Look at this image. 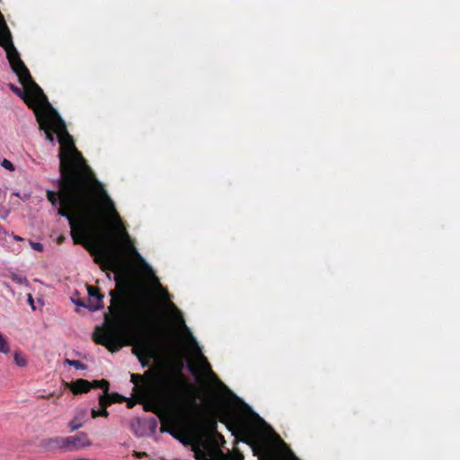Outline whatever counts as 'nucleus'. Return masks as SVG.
Here are the masks:
<instances>
[{
    "label": "nucleus",
    "instance_id": "nucleus-24",
    "mask_svg": "<svg viewBox=\"0 0 460 460\" xmlns=\"http://www.w3.org/2000/svg\"><path fill=\"white\" fill-rule=\"evenodd\" d=\"M73 302L78 306H83V307L87 308V304H85V302L84 300L78 299V300H73Z\"/></svg>",
    "mask_w": 460,
    "mask_h": 460
},
{
    "label": "nucleus",
    "instance_id": "nucleus-15",
    "mask_svg": "<svg viewBox=\"0 0 460 460\" xmlns=\"http://www.w3.org/2000/svg\"><path fill=\"white\" fill-rule=\"evenodd\" d=\"M68 426L71 431L80 429L83 426V417L79 418L78 416H75L73 420L69 421Z\"/></svg>",
    "mask_w": 460,
    "mask_h": 460
},
{
    "label": "nucleus",
    "instance_id": "nucleus-18",
    "mask_svg": "<svg viewBox=\"0 0 460 460\" xmlns=\"http://www.w3.org/2000/svg\"><path fill=\"white\" fill-rule=\"evenodd\" d=\"M9 351L8 344L3 335L0 333V352L7 353Z\"/></svg>",
    "mask_w": 460,
    "mask_h": 460
},
{
    "label": "nucleus",
    "instance_id": "nucleus-14",
    "mask_svg": "<svg viewBox=\"0 0 460 460\" xmlns=\"http://www.w3.org/2000/svg\"><path fill=\"white\" fill-rule=\"evenodd\" d=\"M65 363L71 367H74L75 368H76L78 370H85L87 368V366L85 364L82 363L79 360H75V359L66 358L65 360Z\"/></svg>",
    "mask_w": 460,
    "mask_h": 460
},
{
    "label": "nucleus",
    "instance_id": "nucleus-33",
    "mask_svg": "<svg viewBox=\"0 0 460 460\" xmlns=\"http://www.w3.org/2000/svg\"><path fill=\"white\" fill-rule=\"evenodd\" d=\"M172 307L177 311V313L180 314V312L176 309L175 305L172 304Z\"/></svg>",
    "mask_w": 460,
    "mask_h": 460
},
{
    "label": "nucleus",
    "instance_id": "nucleus-20",
    "mask_svg": "<svg viewBox=\"0 0 460 460\" xmlns=\"http://www.w3.org/2000/svg\"><path fill=\"white\" fill-rule=\"evenodd\" d=\"M30 244L31 248L37 252H42L43 251V245L40 243H35L31 241Z\"/></svg>",
    "mask_w": 460,
    "mask_h": 460
},
{
    "label": "nucleus",
    "instance_id": "nucleus-3",
    "mask_svg": "<svg viewBox=\"0 0 460 460\" xmlns=\"http://www.w3.org/2000/svg\"><path fill=\"white\" fill-rule=\"evenodd\" d=\"M247 411H232L228 407L219 405L215 402L206 403L207 412L196 421L199 431L208 438H217L224 441V437L217 431V423L221 422L234 436L252 439L259 433V424L264 420L244 403Z\"/></svg>",
    "mask_w": 460,
    "mask_h": 460
},
{
    "label": "nucleus",
    "instance_id": "nucleus-28",
    "mask_svg": "<svg viewBox=\"0 0 460 460\" xmlns=\"http://www.w3.org/2000/svg\"><path fill=\"white\" fill-rule=\"evenodd\" d=\"M144 409H145V411H154L153 407H152V406H150V405H148V404L145 405Z\"/></svg>",
    "mask_w": 460,
    "mask_h": 460
},
{
    "label": "nucleus",
    "instance_id": "nucleus-11",
    "mask_svg": "<svg viewBox=\"0 0 460 460\" xmlns=\"http://www.w3.org/2000/svg\"><path fill=\"white\" fill-rule=\"evenodd\" d=\"M92 388H100L102 389L105 394L108 393L110 384L106 379L94 380L91 382Z\"/></svg>",
    "mask_w": 460,
    "mask_h": 460
},
{
    "label": "nucleus",
    "instance_id": "nucleus-16",
    "mask_svg": "<svg viewBox=\"0 0 460 460\" xmlns=\"http://www.w3.org/2000/svg\"><path fill=\"white\" fill-rule=\"evenodd\" d=\"M10 278L16 284L26 286L29 285V281L26 277L21 276L16 273H11Z\"/></svg>",
    "mask_w": 460,
    "mask_h": 460
},
{
    "label": "nucleus",
    "instance_id": "nucleus-25",
    "mask_svg": "<svg viewBox=\"0 0 460 460\" xmlns=\"http://www.w3.org/2000/svg\"><path fill=\"white\" fill-rule=\"evenodd\" d=\"M176 384L181 386V387H184L186 386V381L183 379V378H178L175 380Z\"/></svg>",
    "mask_w": 460,
    "mask_h": 460
},
{
    "label": "nucleus",
    "instance_id": "nucleus-27",
    "mask_svg": "<svg viewBox=\"0 0 460 460\" xmlns=\"http://www.w3.org/2000/svg\"><path fill=\"white\" fill-rule=\"evenodd\" d=\"M28 301H29V303L31 304V305L32 309H35L34 305H33V299H32L31 295H29V296H28Z\"/></svg>",
    "mask_w": 460,
    "mask_h": 460
},
{
    "label": "nucleus",
    "instance_id": "nucleus-8",
    "mask_svg": "<svg viewBox=\"0 0 460 460\" xmlns=\"http://www.w3.org/2000/svg\"><path fill=\"white\" fill-rule=\"evenodd\" d=\"M40 447L46 452H66L64 437H54L40 441Z\"/></svg>",
    "mask_w": 460,
    "mask_h": 460
},
{
    "label": "nucleus",
    "instance_id": "nucleus-36",
    "mask_svg": "<svg viewBox=\"0 0 460 460\" xmlns=\"http://www.w3.org/2000/svg\"><path fill=\"white\" fill-rule=\"evenodd\" d=\"M297 460V459H296Z\"/></svg>",
    "mask_w": 460,
    "mask_h": 460
},
{
    "label": "nucleus",
    "instance_id": "nucleus-30",
    "mask_svg": "<svg viewBox=\"0 0 460 460\" xmlns=\"http://www.w3.org/2000/svg\"><path fill=\"white\" fill-rule=\"evenodd\" d=\"M134 404H135V402H132V401H128V408L133 407V405H134Z\"/></svg>",
    "mask_w": 460,
    "mask_h": 460
},
{
    "label": "nucleus",
    "instance_id": "nucleus-13",
    "mask_svg": "<svg viewBox=\"0 0 460 460\" xmlns=\"http://www.w3.org/2000/svg\"><path fill=\"white\" fill-rule=\"evenodd\" d=\"M13 359L18 367H25L27 365L26 357L20 351H16L14 353Z\"/></svg>",
    "mask_w": 460,
    "mask_h": 460
},
{
    "label": "nucleus",
    "instance_id": "nucleus-22",
    "mask_svg": "<svg viewBox=\"0 0 460 460\" xmlns=\"http://www.w3.org/2000/svg\"><path fill=\"white\" fill-rule=\"evenodd\" d=\"M142 380V376L138 374H131V382L134 383L136 385L139 381Z\"/></svg>",
    "mask_w": 460,
    "mask_h": 460
},
{
    "label": "nucleus",
    "instance_id": "nucleus-7",
    "mask_svg": "<svg viewBox=\"0 0 460 460\" xmlns=\"http://www.w3.org/2000/svg\"><path fill=\"white\" fill-rule=\"evenodd\" d=\"M88 291V303L87 308L90 311H97L103 308V298L104 296L100 293L98 288L93 286H87Z\"/></svg>",
    "mask_w": 460,
    "mask_h": 460
},
{
    "label": "nucleus",
    "instance_id": "nucleus-2",
    "mask_svg": "<svg viewBox=\"0 0 460 460\" xmlns=\"http://www.w3.org/2000/svg\"><path fill=\"white\" fill-rule=\"evenodd\" d=\"M116 288L110 291L111 305L104 314L105 327H97L93 335L96 344L104 346L111 352L118 351L123 341L133 345V353L140 361L150 357L162 341V330L153 309H146L133 328L126 315L132 282L126 276L115 277Z\"/></svg>",
    "mask_w": 460,
    "mask_h": 460
},
{
    "label": "nucleus",
    "instance_id": "nucleus-34",
    "mask_svg": "<svg viewBox=\"0 0 460 460\" xmlns=\"http://www.w3.org/2000/svg\"><path fill=\"white\" fill-rule=\"evenodd\" d=\"M41 397L42 398H49V396H47V394H44V396L42 395Z\"/></svg>",
    "mask_w": 460,
    "mask_h": 460
},
{
    "label": "nucleus",
    "instance_id": "nucleus-17",
    "mask_svg": "<svg viewBox=\"0 0 460 460\" xmlns=\"http://www.w3.org/2000/svg\"><path fill=\"white\" fill-rule=\"evenodd\" d=\"M92 418L95 419L97 417H108L109 412L105 409L94 410L93 409L91 411Z\"/></svg>",
    "mask_w": 460,
    "mask_h": 460
},
{
    "label": "nucleus",
    "instance_id": "nucleus-26",
    "mask_svg": "<svg viewBox=\"0 0 460 460\" xmlns=\"http://www.w3.org/2000/svg\"><path fill=\"white\" fill-rule=\"evenodd\" d=\"M134 456L137 458H142L144 456H146L147 454L145 452H134Z\"/></svg>",
    "mask_w": 460,
    "mask_h": 460
},
{
    "label": "nucleus",
    "instance_id": "nucleus-9",
    "mask_svg": "<svg viewBox=\"0 0 460 460\" xmlns=\"http://www.w3.org/2000/svg\"><path fill=\"white\" fill-rule=\"evenodd\" d=\"M66 386L74 394L87 393L92 389L91 382L85 379H77L73 383H66Z\"/></svg>",
    "mask_w": 460,
    "mask_h": 460
},
{
    "label": "nucleus",
    "instance_id": "nucleus-32",
    "mask_svg": "<svg viewBox=\"0 0 460 460\" xmlns=\"http://www.w3.org/2000/svg\"><path fill=\"white\" fill-rule=\"evenodd\" d=\"M14 239H15V240H18V241H22V240H23V239H22V237H20V236H14Z\"/></svg>",
    "mask_w": 460,
    "mask_h": 460
},
{
    "label": "nucleus",
    "instance_id": "nucleus-6",
    "mask_svg": "<svg viewBox=\"0 0 460 460\" xmlns=\"http://www.w3.org/2000/svg\"><path fill=\"white\" fill-rule=\"evenodd\" d=\"M66 452H71L91 445L86 433L79 432L75 436L64 437Z\"/></svg>",
    "mask_w": 460,
    "mask_h": 460
},
{
    "label": "nucleus",
    "instance_id": "nucleus-35",
    "mask_svg": "<svg viewBox=\"0 0 460 460\" xmlns=\"http://www.w3.org/2000/svg\"><path fill=\"white\" fill-rule=\"evenodd\" d=\"M78 460H85V459H78Z\"/></svg>",
    "mask_w": 460,
    "mask_h": 460
},
{
    "label": "nucleus",
    "instance_id": "nucleus-31",
    "mask_svg": "<svg viewBox=\"0 0 460 460\" xmlns=\"http://www.w3.org/2000/svg\"><path fill=\"white\" fill-rule=\"evenodd\" d=\"M169 432L171 433V435H172L173 437L177 438V435H176V433L173 430H169Z\"/></svg>",
    "mask_w": 460,
    "mask_h": 460
},
{
    "label": "nucleus",
    "instance_id": "nucleus-19",
    "mask_svg": "<svg viewBox=\"0 0 460 460\" xmlns=\"http://www.w3.org/2000/svg\"><path fill=\"white\" fill-rule=\"evenodd\" d=\"M2 166L11 172L14 171V166H13V163L7 159L3 160Z\"/></svg>",
    "mask_w": 460,
    "mask_h": 460
},
{
    "label": "nucleus",
    "instance_id": "nucleus-12",
    "mask_svg": "<svg viewBox=\"0 0 460 460\" xmlns=\"http://www.w3.org/2000/svg\"><path fill=\"white\" fill-rule=\"evenodd\" d=\"M264 460H277L278 454L272 447H267L263 452Z\"/></svg>",
    "mask_w": 460,
    "mask_h": 460
},
{
    "label": "nucleus",
    "instance_id": "nucleus-5",
    "mask_svg": "<svg viewBox=\"0 0 460 460\" xmlns=\"http://www.w3.org/2000/svg\"><path fill=\"white\" fill-rule=\"evenodd\" d=\"M52 112H58L54 108L48 104L46 111H36L37 121L40 129L45 132L46 139L50 143L54 142V134H56V120Z\"/></svg>",
    "mask_w": 460,
    "mask_h": 460
},
{
    "label": "nucleus",
    "instance_id": "nucleus-29",
    "mask_svg": "<svg viewBox=\"0 0 460 460\" xmlns=\"http://www.w3.org/2000/svg\"><path fill=\"white\" fill-rule=\"evenodd\" d=\"M203 360L205 361V364L209 371H211V367L209 363L207 361V358L205 357H202Z\"/></svg>",
    "mask_w": 460,
    "mask_h": 460
},
{
    "label": "nucleus",
    "instance_id": "nucleus-21",
    "mask_svg": "<svg viewBox=\"0 0 460 460\" xmlns=\"http://www.w3.org/2000/svg\"><path fill=\"white\" fill-rule=\"evenodd\" d=\"M108 396H109L110 399H119V402H121L126 400L125 397H123L122 395H120V394H119L117 393H114V394H108Z\"/></svg>",
    "mask_w": 460,
    "mask_h": 460
},
{
    "label": "nucleus",
    "instance_id": "nucleus-23",
    "mask_svg": "<svg viewBox=\"0 0 460 460\" xmlns=\"http://www.w3.org/2000/svg\"><path fill=\"white\" fill-rule=\"evenodd\" d=\"M190 404L191 405L192 408L194 409H198L199 408V405L197 403V399L194 395H192L190 398Z\"/></svg>",
    "mask_w": 460,
    "mask_h": 460
},
{
    "label": "nucleus",
    "instance_id": "nucleus-10",
    "mask_svg": "<svg viewBox=\"0 0 460 460\" xmlns=\"http://www.w3.org/2000/svg\"><path fill=\"white\" fill-rule=\"evenodd\" d=\"M117 402H119V399H110L108 396V393L99 397V404L101 406V409L107 410V407L110 406L112 403H115Z\"/></svg>",
    "mask_w": 460,
    "mask_h": 460
},
{
    "label": "nucleus",
    "instance_id": "nucleus-4",
    "mask_svg": "<svg viewBox=\"0 0 460 460\" xmlns=\"http://www.w3.org/2000/svg\"><path fill=\"white\" fill-rule=\"evenodd\" d=\"M56 120V134L60 144L58 158L59 171L72 172L74 174L97 179L83 155L76 149L73 137L58 112H52Z\"/></svg>",
    "mask_w": 460,
    "mask_h": 460
},
{
    "label": "nucleus",
    "instance_id": "nucleus-1",
    "mask_svg": "<svg viewBox=\"0 0 460 460\" xmlns=\"http://www.w3.org/2000/svg\"><path fill=\"white\" fill-rule=\"evenodd\" d=\"M58 190H47L53 207L59 206L58 215L67 219L71 237L75 244L84 246L93 261L103 269L118 270L121 265L119 244L103 226L110 217L113 229L119 230L121 246L128 254H137L115 208L114 202L97 179L59 171Z\"/></svg>",
    "mask_w": 460,
    "mask_h": 460
}]
</instances>
